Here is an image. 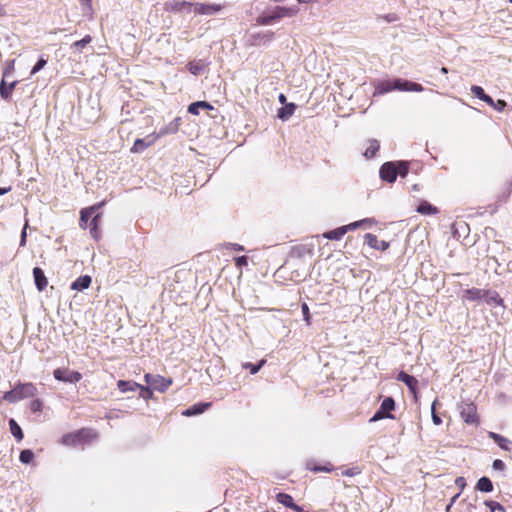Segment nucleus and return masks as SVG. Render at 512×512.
<instances>
[{
  "label": "nucleus",
  "instance_id": "obj_2",
  "mask_svg": "<svg viewBox=\"0 0 512 512\" xmlns=\"http://www.w3.org/2000/svg\"><path fill=\"white\" fill-rule=\"evenodd\" d=\"M97 437V434L92 429H80L72 433H67L62 436L61 443L66 446H80L86 443H90Z\"/></svg>",
  "mask_w": 512,
  "mask_h": 512
},
{
  "label": "nucleus",
  "instance_id": "obj_55",
  "mask_svg": "<svg viewBox=\"0 0 512 512\" xmlns=\"http://www.w3.org/2000/svg\"><path fill=\"white\" fill-rule=\"evenodd\" d=\"M459 495H460V493H457L455 496H453L451 498L449 504L446 506V509H445L446 512H450L451 511V508L454 505V503L456 502V500L458 499Z\"/></svg>",
  "mask_w": 512,
  "mask_h": 512
},
{
  "label": "nucleus",
  "instance_id": "obj_34",
  "mask_svg": "<svg viewBox=\"0 0 512 512\" xmlns=\"http://www.w3.org/2000/svg\"><path fill=\"white\" fill-rule=\"evenodd\" d=\"M376 89L379 94H385L392 90H397V87H394V80H393V81H384V82L380 83Z\"/></svg>",
  "mask_w": 512,
  "mask_h": 512
},
{
  "label": "nucleus",
  "instance_id": "obj_27",
  "mask_svg": "<svg viewBox=\"0 0 512 512\" xmlns=\"http://www.w3.org/2000/svg\"><path fill=\"white\" fill-rule=\"evenodd\" d=\"M476 489L485 493L491 492L493 490V483L488 477L483 476L478 480Z\"/></svg>",
  "mask_w": 512,
  "mask_h": 512
},
{
  "label": "nucleus",
  "instance_id": "obj_1",
  "mask_svg": "<svg viewBox=\"0 0 512 512\" xmlns=\"http://www.w3.org/2000/svg\"><path fill=\"white\" fill-rule=\"evenodd\" d=\"M37 393L38 390L33 383H20L17 384L12 390L6 392L3 396V399L10 403H16L22 399L34 397L37 395Z\"/></svg>",
  "mask_w": 512,
  "mask_h": 512
},
{
  "label": "nucleus",
  "instance_id": "obj_58",
  "mask_svg": "<svg viewBox=\"0 0 512 512\" xmlns=\"http://www.w3.org/2000/svg\"><path fill=\"white\" fill-rule=\"evenodd\" d=\"M290 509H292L295 512H303V508L295 503H293Z\"/></svg>",
  "mask_w": 512,
  "mask_h": 512
},
{
  "label": "nucleus",
  "instance_id": "obj_46",
  "mask_svg": "<svg viewBox=\"0 0 512 512\" xmlns=\"http://www.w3.org/2000/svg\"><path fill=\"white\" fill-rule=\"evenodd\" d=\"M148 146V144L145 143V141L143 139H137L135 142H134V145L132 147V151L133 152H141L143 151L146 147Z\"/></svg>",
  "mask_w": 512,
  "mask_h": 512
},
{
  "label": "nucleus",
  "instance_id": "obj_21",
  "mask_svg": "<svg viewBox=\"0 0 512 512\" xmlns=\"http://www.w3.org/2000/svg\"><path fill=\"white\" fill-rule=\"evenodd\" d=\"M91 277L88 275H83L78 277L71 285L72 290L82 291L87 289L91 284Z\"/></svg>",
  "mask_w": 512,
  "mask_h": 512
},
{
  "label": "nucleus",
  "instance_id": "obj_35",
  "mask_svg": "<svg viewBox=\"0 0 512 512\" xmlns=\"http://www.w3.org/2000/svg\"><path fill=\"white\" fill-rule=\"evenodd\" d=\"M276 499L287 508H290L294 503L293 497L287 493H278Z\"/></svg>",
  "mask_w": 512,
  "mask_h": 512
},
{
  "label": "nucleus",
  "instance_id": "obj_43",
  "mask_svg": "<svg viewBox=\"0 0 512 512\" xmlns=\"http://www.w3.org/2000/svg\"><path fill=\"white\" fill-rule=\"evenodd\" d=\"M100 217H101V215L99 213L96 214L92 218L91 223H90V233H91L92 237L95 239H97V235L94 234V231H96V228H98V223H99Z\"/></svg>",
  "mask_w": 512,
  "mask_h": 512
},
{
  "label": "nucleus",
  "instance_id": "obj_53",
  "mask_svg": "<svg viewBox=\"0 0 512 512\" xmlns=\"http://www.w3.org/2000/svg\"><path fill=\"white\" fill-rule=\"evenodd\" d=\"M455 485L460 488V490H463L466 486V481L464 477H457L455 479Z\"/></svg>",
  "mask_w": 512,
  "mask_h": 512
},
{
  "label": "nucleus",
  "instance_id": "obj_48",
  "mask_svg": "<svg viewBox=\"0 0 512 512\" xmlns=\"http://www.w3.org/2000/svg\"><path fill=\"white\" fill-rule=\"evenodd\" d=\"M43 406V403L40 399L33 400L30 404V409L32 412H39L41 411Z\"/></svg>",
  "mask_w": 512,
  "mask_h": 512
},
{
  "label": "nucleus",
  "instance_id": "obj_47",
  "mask_svg": "<svg viewBox=\"0 0 512 512\" xmlns=\"http://www.w3.org/2000/svg\"><path fill=\"white\" fill-rule=\"evenodd\" d=\"M489 106L493 107L497 111H503L506 107V102L504 100H497L496 102L492 99V103H487Z\"/></svg>",
  "mask_w": 512,
  "mask_h": 512
},
{
  "label": "nucleus",
  "instance_id": "obj_49",
  "mask_svg": "<svg viewBox=\"0 0 512 512\" xmlns=\"http://www.w3.org/2000/svg\"><path fill=\"white\" fill-rule=\"evenodd\" d=\"M435 404H436V401L433 402L432 407H431V410H432V421H433V423L435 425H440L442 423V420L439 417V415L435 412Z\"/></svg>",
  "mask_w": 512,
  "mask_h": 512
},
{
  "label": "nucleus",
  "instance_id": "obj_12",
  "mask_svg": "<svg viewBox=\"0 0 512 512\" xmlns=\"http://www.w3.org/2000/svg\"><path fill=\"white\" fill-rule=\"evenodd\" d=\"M195 13L200 15H214L222 10V6L220 4H206V3H196L193 4Z\"/></svg>",
  "mask_w": 512,
  "mask_h": 512
},
{
  "label": "nucleus",
  "instance_id": "obj_23",
  "mask_svg": "<svg viewBox=\"0 0 512 512\" xmlns=\"http://www.w3.org/2000/svg\"><path fill=\"white\" fill-rule=\"evenodd\" d=\"M117 387L120 390V392L127 393L130 391L138 390V387H140V384H138L134 381L119 380L117 382Z\"/></svg>",
  "mask_w": 512,
  "mask_h": 512
},
{
  "label": "nucleus",
  "instance_id": "obj_13",
  "mask_svg": "<svg viewBox=\"0 0 512 512\" xmlns=\"http://www.w3.org/2000/svg\"><path fill=\"white\" fill-rule=\"evenodd\" d=\"M365 243L371 248L378 250H386L389 244L384 240H379L376 235L367 233L365 235Z\"/></svg>",
  "mask_w": 512,
  "mask_h": 512
},
{
  "label": "nucleus",
  "instance_id": "obj_11",
  "mask_svg": "<svg viewBox=\"0 0 512 512\" xmlns=\"http://www.w3.org/2000/svg\"><path fill=\"white\" fill-rule=\"evenodd\" d=\"M18 84L17 80L12 78H2L0 82V96L8 101L12 97V92Z\"/></svg>",
  "mask_w": 512,
  "mask_h": 512
},
{
  "label": "nucleus",
  "instance_id": "obj_9",
  "mask_svg": "<svg viewBox=\"0 0 512 512\" xmlns=\"http://www.w3.org/2000/svg\"><path fill=\"white\" fill-rule=\"evenodd\" d=\"M274 38V32L267 30V31H261L258 33L250 34L249 36V43L253 46H260L265 45L269 42H271Z\"/></svg>",
  "mask_w": 512,
  "mask_h": 512
},
{
  "label": "nucleus",
  "instance_id": "obj_19",
  "mask_svg": "<svg viewBox=\"0 0 512 512\" xmlns=\"http://www.w3.org/2000/svg\"><path fill=\"white\" fill-rule=\"evenodd\" d=\"M296 104L288 103L278 109L277 116L282 121H287L295 112Z\"/></svg>",
  "mask_w": 512,
  "mask_h": 512
},
{
  "label": "nucleus",
  "instance_id": "obj_51",
  "mask_svg": "<svg viewBox=\"0 0 512 512\" xmlns=\"http://www.w3.org/2000/svg\"><path fill=\"white\" fill-rule=\"evenodd\" d=\"M492 467L494 470L502 471L505 468V464L502 460L496 459L493 461Z\"/></svg>",
  "mask_w": 512,
  "mask_h": 512
},
{
  "label": "nucleus",
  "instance_id": "obj_38",
  "mask_svg": "<svg viewBox=\"0 0 512 512\" xmlns=\"http://www.w3.org/2000/svg\"><path fill=\"white\" fill-rule=\"evenodd\" d=\"M34 457V453L30 449H24L21 451L19 459L23 464H29Z\"/></svg>",
  "mask_w": 512,
  "mask_h": 512
},
{
  "label": "nucleus",
  "instance_id": "obj_63",
  "mask_svg": "<svg viewBox=\"0 0 512 512\" xmlns=\"http://www.w3.org/2000/svg\"><path fill=\"white\" fill-rule=\"evenodd\" d=\"M387 21L391 22V21H394L395 20V16L394 15H389L386 17Z\"/></svg>",
  "mask_w": 512,
  "mask_h": 512
},
{
  "label": "nucleus",
  "instance_id": "obj_24",
  "mask_svg": "<svg viewBox=\"0 0 512 512\" xmlns=\"http://www.w3.org/2000/svg\"><path fill=\"white\" fill-rule=\"evenodd\" d=\"M417 212L422 215H434L438 213V209L427 201H422L418 207Z\"/></svg>",
  "mask_w": 512,
  "mask_h": 512
},
{
  "label": "nucleus",
  "instance_id": "obj_31",
  "mask_svg": "<svg viewBox=\"0 0 512 512\" xmlns=\"http://www.w3.org/2000/svg\"><path fill=\"white\" fill-rule=\"evenodd\" d=\"M9 427L11 434L18 440L21 441L24 437L21 427L17 424V422L11 418L9 420Z\"/></svg>",
  "mask_w": 512,
  "mask_h": 512
},
{
  "label": "nucleus",
  "instance_id": "obj_60",
  "mask_svg": "<svg viewBox=\"0 0 512 512\" xmlns=\"http://www.w3.org/2000/svg\"><path fill=\"white\" fill-rule=\"evenodd\" d=\"M11 190V187H0V195H4Z\"/></svg>",
  "mask_w": 512,
  "mask_h": 512
},
{
  "label": "nucleus",
  "instance_id": "obj_28",
  "mask_svg": "<svg viewBox=\"0 0 512 512\" xmlns=\"http://www.w3.org/2000/svg\"><path fill=\"white\" fill-rule=\"evenodd\" d=\"M369 146L366 148L364 152V156L367 159L373 158L376 153L379 151L380 144L376 139H371L368 141Z\"/></svg>",
  "mask_w": 512,
  "mask_h": 512
},
{
  "label": "nucleus",
  "instance_id": "obj_37",
  "mask_svg": "<svg viewBox=\"0 0 512 512\" xmlns=\"http://www.w3.org/2000/svg\"><path fill=\"white\" fill-rule=\"evenodd\" d=\"M81 5L83 15L91 17L93 14L92 0H78Z\"/></svg>",
  "mask_w": 512,
  "mask_h": 512
},
{
  "label": "nucleus",
  "instance_id": "obj_59",
  "mask_svg": "<svg viewBox=\"0 0 512 512\" xmlns=\"http://www.w3.org/2000/svg\"><path fill=\"white\" fill-rule=\"evenodd\" d=\"M312 470H313V471H316V472H318V471H325V472H329V471H331V469H330V468H326V467H318V466L314 467Z\"/></svg>",
  "mask_w": 512,
  "mask_h": 512
},
{
  "label": "nucleus",
  "instance_id": "obj_25",
  "mask_svg": "<svg viewBox=\"0 0 512 512\" xmlns=\"http://www.w3.org/2000/svg\"><path fill=\"white\" fill-rule=\"evenodd\" d=\"M213 107L206 101H197L188 106V112L193 115H198L201 109H212Z\"/></svg>",
  "mask_w": 512,
  "mask_h": 512
},
{
  "label": "nucleus",
  "instance_id": "obj_41",
  "mask_svg": "<svg viewBox=\"0 0 512 512\" xmlns=\"http://www.w3.org/2000/svg\"><path fill=\"white\" fill-rule=\"evenodd\" d=\"M92 38L90 35H86L83 39L76 41L72 44V48L76 49L77 51H80L82 48H84L86 45H88L91 42Z\"/></svg>",
  "mask_w": 512,
  "mask_h": 512
},
{
  "label": "nucleus",
  "instance_id": "obj_44",
  "mask_svg": "<svg viewBox=\"0 0 512 512\" xmlns=\"http://www.w3.org/2000/svg\"><path fill=\"white\" fill-rule=\"evenodd\" d=\"M46 64H47V60L44 57H40L39 60L37 61V63L32 68L31 75H34L37 72H39L41 69H43L45 67Z\"/></svg>",
  "mask_w": 512,
  "mask_h": 512
},
{
  "label": "nucleus",
  "instance_id": "obj_5",
  "mask_svg": "<svg viewBox=\"0 0 512 512\" xmlns=\"http://www.w3.org/2000/svg\"><path fill=\"white\" fill-rule=\"evenodd\" d=\"M146 384L158 392L164 393L172 384L171 378H165L158 374L147 373L144 376Z\"/></svg>",
  "mask_w": 512,
  "mask_h": 512
},
{
  "label": "nucleus",
  "instance_id": "obj_42",
  "mask_svg": "<svg viewBox=\"0 0 512 512\" xmlns=\"http://www.w3.org/2000/svg\"><path fill=\"white\" fill-rule=\"evenodd\" d=\"M138 390H139V396L145 400L151 398L153 395V392H152L153 389L150 388L148 385H147V387L140 385V387H138Z\"/></svg>",
  "mask_w": 512,
  "mask_h": 512
},
{
  "label": "nucleus",
  "instance_id": "obj_45",
  "mask_svg": "<svg viewBox=\"0 0 512 512\" xmlns=\"http://www.w3.org/2000/svg\"><path fill=\"white\" fill-rule=\"evenodd\" d=\"M485 505L490 509L491 512L500 511L504 512V508L501 504L495 501H485Z\"/></svg>",
  "mask_w": 512,
  "mask_h": 512
},
{
  "label": "nucleus",
  "instance_id": "obj_62",
  "mask_svg": "<svg viewBox=\"0 0 512 512\" xmlns=\"http://www.w3.org/2000/svg\"><path fill=\"white\" fill-rule=\"evenodd\" d=\"M234 249L237 250V251H242L244 250L243 246L239 245V244H234L233 245Z\"/></svg>",
  "mask_w": 512,
  "mask_h": 512
},
{
  "label": "nucleus",
  "instance_id": "obj_29",
  "mask_svg": "<svg viewBox=\"0 0 512 512\" xmlns=\"http://www.w3.org/2000/svg\"><path fill=\"white\" fill-rule=\"evenodd\" d=\"M483 299L489 305H502L503 300L496 292H484Z\"/></svg>",
  "mask_w": 512,
  "mask_h": 512
},
{
  "label": "nucleus",
  "instance_id": "obj_54",
  "mask_svg": "<svg viewBox=\"0 0 512 512\" xmlns=\"http://www.w3.org/2000/svg\"><path fill=\"white\" fill-rule=\"evenodd\" d=\"M424 90L423 86L421 84L411 82L410 85V91L412 92H422Z\"/></svg>",
  "mask_w": 512,
  "mask_h": 512
},
{
  "label": "nucleus",
  "instance_id": "obj_4",
  "mask_svg": "<svg viewBox=\"0 0 512 512\" xmlns=\"http://www.w3.org/2000/svg\"><path fill=\"white\" fill-rule=\"evenodd\" d=\"M374 224V220L371 218H365L363 220L352 222L348 225H344L337 229L323 233V237L329 240H340L349 230L357 229L363 225L371 227Z\"/></svg>",
  "mask_w": 512,
  "mask_h": 512
},
{
  "label": "nucleus",
  "instance_id": "obj_61",
  "mask_svg": "<svg viewBox=\"0 0 512 512\" xmlns=\"http://www.w3.org/2000/svg\"><path fill=\"white\" fill-rule=\"evenodd\" d=\"M279 102L282 103V104H285L286 103V96L284 94H280L279 95Z\"/></svg>",
  "mask_w": 512,
  "mask_h": 512
},
{
  "label": "nucleus",
  "instance_id": "obj_26",
  "mask_svg": "<svg viewBox=\"0 0 512 512\" xmlns=\"http://www.w3.org/2000/svg\"><path fill=\"white\" fill-rule=\"evenodd\" d=\"M179 121H180V118H175L172 122H170L168 125H166L165 127L161 128L158 135L159 136H164V135H167V134H174L178 131V127H179Z\"/></svg>",
  "mask_w": 512,
  "mask_h": 512
},
{
  "label": "nucleus",
  "instance_id": "obj_18",
  "mask_svg": "<svg viewBox=\"0 0 512 512\" xmlns=\"http://www.w3.org/2000/svg\"><path fill=\"white\" fill-rule=\"evenodd\" d=\"M211 403H197L182 412L184 416H194L202 414L208 407H210Z\"/></svg>",
  "mask_w": 512,
  "mask_h": 512
},
{
  "label": "nucleus",
  "instance_id": "obj_56",
  "mask_svg": "<svg viewBox=\"0 0 512 512\" xmlns=\"http://www.w3.org/2000/svg\"><path fill=\"white\" fill-rule=\"evenodd\" d=\"M358 473H359V471L356 468H352V469L345 470L342 474L346 475V476H354Z\"/></svg>",
  "mask_w": 512,
  "mask_h": 512
},
{
  "label": "nucleus",
  "instance_id": "obj_10",
  "mask_svg": "<svg viewBox=\"0 0 512 512\" xmlns=\"http://www.w3.org/2000/svg\"><path fill=\"white\" fill-rule=\"evenodd\" d=\"M460 414L463 420L468 424L477 423V409L473 403H463L460 407Z\"/></svg>",
  "mask_w": 512,
  "mask_h": 512
},
{
  "label": "nucleus",
  "instance_id": "obj_14",
  "mask_svg": "<svg viewBox=\"0 0 512 512\" xmlns=\"http://www.w3.org/2000/svg\"><path fill=\"white\" fill-rule=\"evenodd\" d=\"M102 205H103V203H99L97 205H93L91 207L84 208V209L81 210V212H80V220H79V225H80L81 228H83V229L87 228L88 220L93 215V213L96 211V209H98Z\"/></svg>",
  "mask_w": 512,
  "mask_h": 512
},
{
  "label": "nucleus",
  "instance_id": "obj_7",
  "mask_svg": "<svg viewBox=\"0 0 512 512\" xmlns=\"http://www.w3.org/2000/svg\"><path fill=\"white\" fill-rule=\"evenodd\" d=\"M53 376L56 380L66 383H77L82 378V375L79 372L69 370L68 368L55 369Z\"/></svg>",
  "mask_w": 512,
  "mask_h": 512
},
{
  "label": "nucleus",
  "instance_id": "obj_30",
  "mask_svg": "<svg viewBox=\"0 0 512 512\" xmlns=\"http://www.w3.org/2000/svg\"><path fill=\"white\" fill-rule=\"evenodd\" d=\"M471 92L480 100L484 101L485 103H492V97L487 95L483 88L477 85L471 86Z\"/></svg>",
  "mask_w": 512,
  "mask_h": 512
},
{
  "label": "nucleus",
  "instance_id": "obj_40",
  "mask_svg": "<svg viewBox=\"0 0 512 512\" xmlns=\"http://www.w3.org/2000/svg\"><path fill=\"white\" fill-rule=\"evenodd\" d=\"M15 60H10L3 70L2 78H12L15 70Z\"/></svg>",
  "mask_w": 512,
  "mask_h": 512
},
{
  "label": "nucleus",
  "instance_id": "obj_15",
  "mask_svg": "<svg viewBox=\"0 0 512 512\" xmlns=\"http://www.w3.org/2000/svg\"><path fill=\"white\" fill-rule=\"evenodd\" d=\"M33 277L37 289L39 291H43L48 285V281L44 274V271L39 267H35L33 269Z\"/></svg>",
  "mask_w": 512,
  "mask_h": 512
},
{
  "label": "nucleus",
  "instance_id": "obj_57",
  "mask_svg": "<svg viewBox=\"0 0 512 512\" xmlns=\"http://www.w3.org/2000/svg\"><path fill=\"white\" fill-rule=\"evenodd\" d=\"M26 236H27V234H26V226H25L21 232L20 246H25Z\"/></svg>",
  "mask_w": 512,
  "mask_h": 512
},
{
  "label": "nucleus",
  "instance_id": "obj_22",
  "mask_svg": "<svg viewBox=\"0 0 512 512\" xmlns=\"http://www.w3.org/2000/svg\"><path fill=\"white\" fill-rule=\"evenodd\" d=\"M397 380L404 382L407 385V387L412 391L415 390L417 383H418L417 379L414 376H411V375L405 373L404 371H401L397 375Z\"/></svg>",
  "mask_w": 512,
  "mask_h": 512
},
{
  "label": "nucleus",
  "instance_id": "obj_6",
  "mask_svg": "<svg viewBox=\"0 0 512 512\" xmlns=\"http://www.w3.org/2000/svg\"><path fill=\"white\" fill-rule=\"evenodd\" d=\"M394 408H395L394 399L392 397H386L382 401L380 408L376 411V413L370 419V422H376V421L384 419V418L393 419L394 416L392 414H390V412L392 410H394Z\"/></svg>",
  "mask_w": 512,
  "mask_h": 512
},
{
  "label": "nucleus",
  "instance_id": "obj_17",
  "mask_svg": "<svg viewBox=\"0 0 512 512\" xmlns=\"http://www.w3.org/2000/svg\"><path fill=\"white\" fill-rule=\"evenodd\" d=\"M207 66L208 63L205 60H197L189 62L187 65V69L191 74L198 76L204 73Z\"/></svg>",
  "mask_w": 512,
  "mask_h": 512
},
{
  "label": "nucleus",
  "instance_id": "obj_32",
  "mask_svg": "<svg viewBox=\"0 0 512 512\" xmlns=\"http://www.w3.org/2000/svg\"><path fill=\"white\" fill-rule=\"evenodd\" d=\"M483 294H484V291L477 289V288H472V289L465 290L463 297L467 300H478V299H483Z\"/></svg>",
  "mask_w": 512,
  "mask_h": 512
},
{
  "label": "nucleus",
  "instance_id": "obj_33",
  "mask_svg": "<svg viewBox=\"0 0 512 512\" xmlns=\"http://www.w3.org/2000/svg\"><path fill=\"white\" fill-rule=\"evenodd\" d=\"M265 363V359L260 360L257 364L245 362L242 364V368L249 370L250 374L254 375L264 366Z\"/></svg>",
  "mask_w": 512,
  "mask_h": 512
},
{
  "label": "nucleus",
  "instance_id": "obj_64",
  "mask_svg": "<svg viewBox=\"0 0 512 512\" xmlns=\"http://www.w3.org/2000/svg\"><path fill=\"white\" fill-rule=\"evenodd\" d=\"M441 72H442L443 74H447V73H448V69H447L446 67H442V68H441Z\"/></svg>",
  "mask_w": 512,
  "mask_h": 512
},
{
  "label": "nucleus",
  "instance_id": "obj_20",
  "mask_svg": "<svg viewBox=\"0 0 512 512\" xmlns=\"http://www.w3.org/2000/svg\"><path fill=\"white\" fill-rule=\"evenodd\" d=\"M489 438L492 439L501 449L509 451L511 441L495 432H489Z\"/></svg>",
  "mask_w": 512,
  "mask_h": 512
},
{
  "label": "nucleus",
  "instance_id": "obj_52",
  "mask_svg": "<svg viewBox=\"0 0 512 512\" xmlns=\"http://www.w3.org/2000/svg\"><path fill=\"white\" fill-rule=\"evenodd\" d=\"M248 258L246 256H240L235 259V264L237 267H242L244 265H247Z\"/></svg>",
  "mask_w": 512,
  "mask_h": 512
},
{
  "label": "nucleus",
  "instance_id": "obj_8",
  "mask_svg": "<svg viewBox=\"0 0 512 512\" xmlns=\"http://www.w3.org/2000/svg\"><path fill=\"white\" fill-rule=\"evenodd\" d=\"M380 178L388 183H394L397 179V163L395 161L385 162L379 170Z\"/></svg>",
  "mask_w": 512,
  "mask_h": 512
},
{
  "label": "nucleus",
  "instance_id": "obj_50",
  "mask_svg": "<svg viewBox=\"0 0 512 512\" xmlns=\"http://www.w3.org/2000/svg\"><path fill=\"white\" fill-rule=\"evenodd\" d=\"M301 309H302L304 320L307 322V324H309L310 323V313H309L308 305L306 303H303L301 306Z\"/></svg>",
  "mask_w": 512,
  "mask_h": 512
},
{
  "label": "nucleus",
  "instance_id": "obj_36",
  "mask_svg": "<svg viewBox=\"0 0 512 512\" xmlns=\"http://www.w3.org/2000/svg\"><path fill=\"white\" fill-rule=\"evenodd\" d=\"M397 163V174L404 178L407 176L409 172V162L408 161H395Z\"/></svg>",
  "mask_w": 512,
  "mask_h": 512
},
{
  "label": "nucleus",
  "instance_id": "obj_39",
  "mask_svg": "<svg viewBox=\"0 0 512 512\" xmlns=\"http://www.w3.org/2000/svg\"><path fill=\"white\" fill-rule=\"evenodd\" d=\"M410 85H411V81H408V80H402V79L394 80V87H397V90H400V91H410Z\"/></svg>",
  "mask_w": 512,
  "mask_h": 512
},
{
  "label": "nucleus",
  "instance_id": "obj_16",
  "mask_svg": "<svg viewBox=\"0 0 512 512\" xmlns=\"http://www.w3.org/2000/svg\"><path fill=\"white\" fill-rule=\"evenodd\" d=\"M193 3L187 1L172 0L164 4V10L168 12H180L185 7L192 6Z\"/></svg>",
  "mask_w": 512,
  "mask_h": 512
},
{
  "label": "nucleus",
  "instance_id": "obj_3",
  "mask_svg": "<svg viewBox=\"0 0 512 512\" xmlns=\"http://www.w3.org/2000/svg\"><path fill=\"white\" fill-rule=\"evenodd\" d=\"M299 12L298 7L277 6L270 14H262L257 17L256 22L259 25H271L283 17H293Z\"/></svg>",
  "mask_w": 512,
  "mask_h": 512
}]
</instances>
